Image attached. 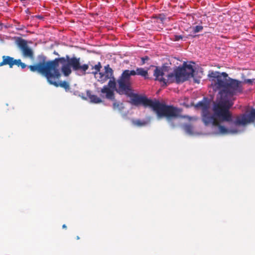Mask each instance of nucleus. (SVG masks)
Segmentation results:
<instances>
[{"mask_svg": "<svg viewBox=\"0 0 255 255\" xmlns=\"http://www.w3.org/2000/svg\"><path fill=\"white\" fill-rule=\"evenodd\" d=\"M105 70L104 73H99L98 75L95 77L97 80L101 83L106 82L108 79L113 78L114 76L113 70L109 65L105 67Z\"/></svg>", "mask_w": 255, "mask_h": 255, "instance_id": "9b49d317", "label": "nucleus"}, {"mask_svg": "<svg viewBox=\"0 0 255 255\" xmlns=\"http://www.w3.org/2000/svg\"><path fill=\"white\" fill-rule=\"evenodd\" d=\"M13 22L15 24L16 29L18 30H23L25 28L24 25L20 24V22L16 20H13Z\"/></svg>", "mask_w": 255, "mask_h": 255, "instance_id": "412c9836", "label": "nucleus"}, {"mask_svg": "<svg viewBox=\"0 0 255 255\" xmlns=\"http://www.w3.org/2000/svg\"><path fill=\"white\" fill-rule=\"evenodd\" d=\"M116 82L114 76L110 79L108 85H105L101 90V96L107 99L114 100L115 99L114 91L118 93V88L116 87Z\"/></svg>", "mask_w": 255, "mask_h": 255, "instance_id": "6e6552de", "label": "nucleus"}, {"mask_svg": "<svg viewBox=\"0 0 255 255\" xmlns=\"http://www.w3.org/2000/svg\"><path fill=\"white\" fill-rule=\"evenodd\" d=\"M195 107L197 108H201L203 110L202 119H203L204 115L206 113H210L208 111V109L209 107V103L206 100H203L199 102L195 105Z\"/></svg>", "mask_w": 255, "mask_h": 255, "instance_id": "ddd939ff", "label": "nucleus"}, {"mask_svg": "<svg viewBox=\"0 0 255 255\" xmlns=\"http://www.w3.org/2000/svg\"><path fill=\"white\" fill-rule=\"evenodd\" d=\"M22 50V54L25 57L30 59L33 58V52L32 49H21Z\"/></svg>", "mask_w": 255, "mask_h": 255, "instance_id": "f3484780", "label": "nucleus"}, {"mask_svg": "<svg viewBox=\"0 0 255 255\" xmlns=\"http://www.w3.org/2000/svg\"><path fill=\"white\" fill-rule=\"evenodd\" d=\"M203 28L201 25H197L194 28V31L195 33H197L201 31Z\"/></svg>", "mask_w": 255, "mask_h": 255, "instance_id": "b1692460", "label": "nucleus"}, {"mask_svg": "<svg viewBox=\"0 0 255 255\" xmlns=\"http://www.w3.org/2000/svg\"><path fill=\"white\" fill-rule=\"evenodd\" d=\"M16 60L8 56H3L2 61L0 63V66L8 65L10 68H12L15 64Z\"/></svg>", "mask_w": 255, "mask_h": 255, "instance_id": "f8f14e48", "label": "nucleus"}, {"mask_svg": "<svg viewBox=\"0 0 255 255\" xmlns=\"http://www.w3.org/2000/svg\"><path fill=\"white\" fill-rule=\"evenodd\" d=\"M62 228L63 229H66L67 228V226H66V225L64 224L63 226H62Z\"/></svg>", "mask_w": 255, "mask_h": 255, "instance_id": "bb28decb", "label": "nucleus"}, {"mask_svg": "<svg viewBox=\"0 0 255 255\" xmlns=\"http://www.w3.org/2000/svg\"><path fill=\"white\" fill-rule=\"evenodd\" d=\"M251 123L255 126V109L237 116L233 121V124L238 126H245Z\"/></svg>", "mask_w": 255, "mask_h": 255, "instance_id": "0eeeda50", "label": "nucleus"}, {"mask_svg": "<svg viewBox=\"0 0 255 255\" xmlns=\"http://www.w3.org/2000/svg\"><path fill=\"white\" fill-rule=\"evenodd\" d=\"M183 37L181 35H174V39L175 41H179L180 39H182Z\"/></svg>", "mask_w": 255, "mask_h": 255, "instance_id": "393cba45", "label": "nucleus"}, {"mask_svg": "<svg viewBox=\"0 0 255 255\" xmlns=\"http://www.w3.org/2000/svg\"><path fill=\"white\" fill-rule=\"evenodd\" d=\"M124 107H123V104L122 103L114 102L113 103V109L114 110H118L119 111H122Z\"/></svg>", "mask_w": 255, "mask_h": 255, "instance_id": "4be33fe9", "label": "nucleus"}, {"mask_svg": "<svg viewBox=\"0 0 255 255\" xmlns=\"http://www.w3.org/2000/svg\"><path fill=\"white\" fill-rule=\"evenodd\" d=\"M15 42L19 48H28L27 41L21 37H15Z\"/></svg>", "mask_w": 255, "mask_h": 255, "instance_id": "2eb2a0df", "label": "nucleus"}, {"mask_svg": "<svg viewBox=\"0 0 255 255\" xmlns=\"http://www.w3.org/2000/svg\"><path fill=\"white\" fill-rule=\"evenodd\" d=\"M171 126H172V127H175V125H173L172 124H171Z\"/></svg>", "mask_w": 255, "mask_h": 255, "instance_id": "c756f323", "label": "nucleus"}, {"mask_svg": "<svg viewBox=\"0 0 255 255\" xmlns=\"http://www.w3.org/2000/svg\"><path fill=\"white\" fill-rule=\"evenodd\" d=\"M166 62L163 65L161 68L155 67L154 70L153 76L155 77V80L159 81L162 83V86H166L167 83H168L165 78L163 77V75L166 72L169 73L168 71L170 69L169 66L170 64V61L166 59Z\"/></svg>", "mask_w": 255, "mask_h": 255, "instance_id": "1a4fd4ad", "label": "nucleus"}, {"mask_svg": "<svg viewBox=\"0 0 255 255\" xmlns=\"http://www.w3.org/2000/svg\"><path fill=\"white\" fill-rule=\"evenodd\" d=\"M62 64L63 66L61 68V71L64 75V76H68L72 72L71 67L67 62Z\"/></svg>", "mask_w": 255, "mask_h": 255, "instance_id": "dca6fc26", "label": "nucleus"}, {"mask_svg": "<svg viewBox=\"0 0 255 255\" xmlns=\"http://www.w3.org/2000/svg\"><path fill=\"white\" fill-rule=\"evenodd\" d=\"M66 62L64 57L56 58L53 60L46 61L45 59L37 63L29 65V69L31 72H37L45 77L48 82L55 87L60 86L66 90L70 89L69 85L66 81H60L61 76L60 71L59 63L64 64Z\"/></svg>", "mask_w": 255, "mask_h": 255, "instance_id": "f03ea898", "label": "nucleus"}, {"mask_svg": "<svg viewBox=\"0 0 255 255\" xmlns=\"http://www.w3.org/2000/svg\"><path fill=\"white\" fill-rule=\"evenodd\" d=\"M183 128L188 134L191 135L193 133V127L191 124H184L183 126Z\"/></svg>", "mask_w": 255, "mask_h": 255, "instance_id": "a211bd4d", "label": "nucleus"}, {"mask_svg": "<svg viewBox=\"0 0 255 255\" xmlns=\"http://www.w3.org/2000/svg\"><path fill=\"white\" fill-rule=\"evenodd\" d=\"M15 65L18 67H21L22 69H24L26 67V65L24 63H22L20 59H16Z\"/></svg>", "mask_w": 255, "mask_h": 255, "instance_id": "5701e85b", "label": "nucleus"}, {"mask_svg": "<svg viewBox=\"0 0 255 255\" xmlns=\"http://www.w3.org/2000/svg\"><path fill=\"white\" fill-rule=\"evenodd\" d=\"M80 239V237L79 236L76 237V239L79 240Z\"/></svg>", "mask_w": 255, "mask_h": 255, "instance_id": "c85d7f7f", "label": "nucleus"}, {"mask_svg": "<svg viewBox=\"0 0 255 255\" xmlns=\"http://www.w3.org/2000/svg\"><path fill=\"white\" fill-rule=\"evenodd\" d=\"M101 68L102 66L100 62H99L97 64L94 66L93 68L95 69L96 71H93L92 73L95 75V77L98 75L99 73H100V71Z\"/></svg>", "mask_w": 255, "mask_h": 255, "instance_id": "6ab92c4d", "label": "nucleus"}, {"mask_svg": "<svg viewBox=\"0 0 255 255\" xmlns=\"http://www.w3.org/2000/svg\"><path fill=\"white\" fill-rule=\"evenodd\" d=\"M132 124L134 125L138 126V127H141L145 126L146 124V122L145 121H142L140 120H133L132 121Z\"/></svg>", "mask_w": 255, "mask_h": 255, "instance_id": "aec40b11", "label": "nucleus"}, {"mask_svg": "<svg viewBox=\"0 0 255 255\" xmlns=\"http://www.w3.org/2000/svg\"><path fill=\"white\" fill-rule=\"evenodd\" d=\"M246 82L247 83H250V84L252 83V82H253L252 80H251V79H248V80H247Z\"/></svg>", "mask_w": 255, "mask_h": 255, "instance_id": "a878e982", "label": "nucleus"}, {"mask_svg": "<svg viewBox=\"0 0 255 255\" xmlns=\"http://www.w3.org/2000/svg\"><path fill=\"white\" fill-rule=\"evenodd\" d=\"M233 105V103L229 100H219L214 103L213 114L206 113L204 115L203 122L206 126L212 125L217 127L219 132L221 134L229 133L230 130L221 124L224 122H232V114L230 109Z\"/></svg>", "mask_w": 255, "mask_h": 255, "instance_id": "20e7f679", "label": "nucleus"}, {"mask_svg": "<svg viewBox=\"0 0 255 255\" xmlns=\"http://www.w3.org/2000/svg\"><path fill=\"white\" fill-rule=\"evenodd\" d=\"M135 75H140L144 77L145 79L148 78L147 71L142 68H137L135 71L124 70L117 81L118 85H120L121 91H128L129 90L130 85H131L130 76Z\"/></svg>", "mask_w": 255, "mask_h": 255, "instance_id": "423d86ee", "label": "nucleus"}, {"mask_svg": "<svg viewBox=\"0 0 255 255\" xmlns=\"http://www.w3.org/2000/svg\"><path fill=\"white\" fill-rule=\"evenodd\" d=\"M86 95L92 103L98 104L102 102V100L100 98L98 97L97 95L92 94L90 91H87Z\"/></svg>", "mask_w": 255, "mask_h": 255, "instance_id": "4468645a", "label": "nucleus"}, {"mask_svg": "<svg viewBox=\"0 0 255 255\" xmlns=\"http://www.w3.org/2000/svg\"><path fill=\"white\" fill-rule=\"evenodd\" d=\"M120 89V85H119L118 93L121 95H126L130 97L131 104L136 106L142 105L145 108L149 107L156 113L158 118L165 117L168 122L179 117L182 112L181 109L172 105H167L160 103L156 99L152 100L148 99L145 96L133 93L131 85H130L129 90L128 91H121Z\"/></svg>", "mask_w": 255, "mask_h": 255, "instance_id": "f257e3e1", "label": "nucleus"}, {"mask_svg": "<svg viewBox=\"0 0 255 255\" xmlns=\"http://www.w3.org/2000/svg\"><path fill=\"white\" fill-rule=\"evenodd\" d=\"M194 72L193 66L184 62L182 67H178L174 70V73H170L167 75V81L172 83L175 80L177 83H182L193 77Z\"/></svg>", "mask_w": 255, "mask_h": 255, "instance_id": "39448f33", "label": "nucleus"}, {"mask_svg": "<svg viewBox=\"0 0 255 255\" xmlns=\"http://www.w3.org/2000/svg\"><path fill=\"white\" fill-rule=\"evenodd\" d=\"M208 76L212 78L211 86L213 90L219 91L220 100H229L234 95L242 92V82L229 77L225 72L212 71Z\"/></svg>", "mask_w": 255, "mask_h": 255, "instance_id": "7ed1b4c3", "label": "nucleus"}, {"mask_svg": "<svg viewBox=\"0 0 255 255\" xmlns=\"http://www.w3.org/2000/svg\"><path fill=\"white\" fill-rule=\"evenodd\" d=\"M142 59L143 60H147V59H148V57H146L145 58H142Z\"/></svg>", "mask_w": 255, "mask_h": 255, "instance_id": "cd10ccee", "label": "nucleus"}, {"mask_svg": "<svg viewBox=\"0 0 255 255\" xmlns=\"http://www.w3.org/2000/svg\"><path fill=\"white\" fill-rule=\"evenodd\" d=\"M67 59L66 62H67L71 67L73 68L74 71L81 70L85 73V72L88 69L89 66L87 64H83L81 65L80 62V58H77L76 57L70 58L68 56H67Z\"/></svg>", "mask_w": 255, "mask_h": 255, "instance_id": "9d476101", "label": "nucleus"}]
</instances>
